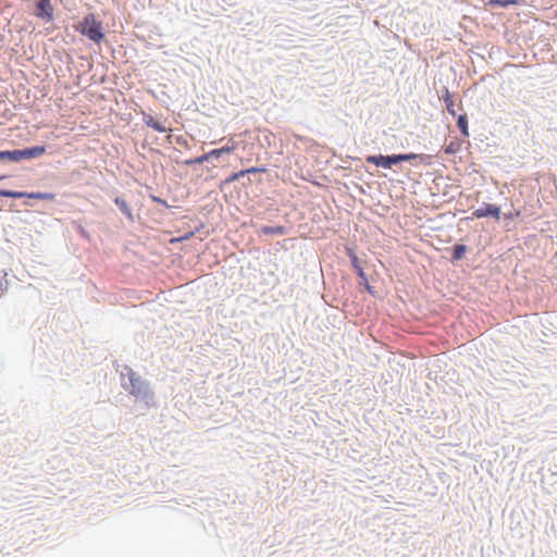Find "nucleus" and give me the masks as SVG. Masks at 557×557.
Wrapping results in <instances>:
<instances>
[{
  "instance_id": "obj_10",
  "label": "nucleus",
  "mask_w": 557,
  "mask_h": 557,
  "mask_svg": "<svg viewBox=\"0 0 557 557\" xmlns=\"http://www.w3.org/2000/svg\"><path fill=\"white\" fill-rule=\"evenodd\" d=\"M22 194H24V197L23 198H33V199H40V200H53L54 199V194H51V193H26V191H21Z\"/></svg>"
},
{
  "instance_id": "obj_4",
  "label": "nucleus",
  "mask_w": 557,
  "mask_h": 557,
  "mask_svg": "<svg viewBox=\"0 0 557 557\" xmlns=\"http://www.w3.org/2000/svg\"><path fill=\"white\" fill-rule=\"evenodd\" d=\"M36 16L50 22L53 18V7L50 0H38L36 5Z\"/></svg>"
},
{
  "instance_id": "obj_11",
  "label": "nucleus",
  "mask_w": 557,
  "mask_h": 557,
  "mask_svg": "<svg viewBox=\"0 0 557 557\" xmlns=\"http://www.w3.org/2000/svg\"><path fill=\"white\" fill-rule=\"evenodd\" d=\"M443 98H444V102L446 104V109H447L448 113L451 115H456L455 102H454L453 96L448 89L445 90Z\"/></svg>"
},
{
  "instance_id": "obj_14",
  "label": "nucleus",
  "mask_w": 557,
  "mask_h": 557,
  "mask_svg": "<svg viewBox=\"0 0 557 557\" xmlns=\"http://www.w3.org/2000/svg\"><path fill=\"white\" fill-rule=\"evenodd\" d=\"M115 203L119 206V208L121 209V211L126 214L127 216L132 218V210L128 206V203L122 199V198H115Z\"/></svg>"
},
{
  "instance_id": "obj_21",
  "label": "nucleus",
  "mask_w": 557,
  "mask_h": 557,
  "mask_svg": "<svg viewBox=\"0 0 557 557\" xmlns=\"http://www.w3.org/2000/svg\"><path fill=\"white\" fill-rule=\"evenodd\" d=\"M208 154L210 158H220L223 154V152H222L221 148H216V149L210 150L208 152Z\"/></svg>"
},
{
  "instance_id": "obj_19",
  "label": "nucleus",
  "mask_w": 557,
  "mask_h": 557,
  "mask_svg": "<svg viewBox=\"0 0 557 557\" xmlns=\"http://www.w3.org/2000/svg\"><path fill=\"white\" fill-rule=\"evenodd\" d=\"M245 174L244 170L239 171V172H236V173H233L230 177H227L225 180V183L226 184H230V183H233V182H236L238 181L240 177H243Z\"/></svg>"
},
{
  "instance_id": "obj_7",
  "label": "nucleus",
  "mask_w": 557,
  "mask_h": 557,
  "mask_svg": "<svg viewBox=\"0 0 557 557\" xmlns=\"http://www.w3.org/2000/svg\"><path fill=\"white\" fill-rule=\"evenodd\" d=\"M417 157L418 156L416 153L393 154V156H387V161H388V164L391 168L393 164H397L401 161H409V160L416 159Z\"/></svg>"
},
{
  "instance_id": "obj_17",
  "label": "nucleus",
  "mask_w": 557,
  "mask_h": 557,
  "mask_svg": "<svg viewBox=\"0 0 557 557\" xmlns=\"http://www.w3.org/2000/svg\"><path fill=\"white\" fill-rule=\"evenodd\" d=\"M0 197L23 198L24 194L21 191L0 189Z\"/></svg>"
},
{
  "instance_id": "obj_20",
  "label": "nucleus",
  "mask_w": 557,
  "mask_h": 557,
  "mask_svg": "<svg viewBox=\"0 0 557 557\" xmlns=\"http://www.w3.org/2000/svg\"><path fill=\"white\" fill-rule=\"evenodd\" d=\"M236 148H237V143L232 140L231 145L221 147V150L223 153H232L236 150Z\"/></svg>"
},
{
  "instance_id": "obj_3",
  "label": "nucleus",
  "mask_w": 557,
  "mask_h": 557,
  "mask_svg": "<svg viewBox=\"0 0 557 557\" xmlns=\"http://www.w3.org/2000/svg\"><path fill=\"white\" fill-rule=\"evenodd\" d=\"M473 216L476 219L493 216L496 220L500 218V208L496 205L485 203L473 211Z\"/></svg>"
},
{
  "instance_id": "obj_22",
  "label": "nucleus",
  "mask_w": 557,
  "mask_h": 557,
  "mask_svg": "<svg viewBox=\"0 0 557 557\" xmlns=\"http://www.w3.org/2000/svg\"><path fill=\"white\" fill-rule=\"evenodd\" d=\"M245 174H249V173H258V172H267V169L265 168H256V166H252V168H249V169H246L244 170Z\"/></svg>"
},
{
  "instance_id": "obj_18",
  "label": "nucleus",
  "mask_w": 557,
  "mask_h": 557,
  "mask_svg": "<svg viewBox=\"0 0 557 557\" xmlns=\"http://www.w3.org/2000/svg\"><path fill=\"white\" fill-rule=\"evenodd\" d=\"M209 159H210V157H209V154L207 152V153H205V154H202L200 157H197L195 159L186 160L185 164H187V165H190V164H194V163L201 164V163L207 162Z\"/></svg>"
},
{
  "instance_id": "obj_1",
  "label": "nucleus",
  "mask_w": 557,
  "mask_h": 557,
  "mask_svg": "<svg viewBox=\"0 0 557 557\" xmlns=\"http://www.w3.org/2000/svg\"><path fill=\"white\" fill-rule=\"evenodd\" d=\"M76 29L95 42H100L104 37L101 22L96 21L94 14L86 15Z\"/></svg>"
},
{
  "instance_id": "obj_15",
  "label": "nucleus",
  "mask_w": 557,
  "mask_h": 557,
  "mask_svg": "<svg viewBox=\"0 0 557 557\" xmlns=\"http://www.w3.org/2000/svg\"><path fill=\"white\" fill-rule=\"evenodd\" d=\"M515 0H488L487 4L492 8L494 7H503L506 8L510 4H515Z\"/></svg>"
},
{
  "instance_id": "obj_12",
  "label": "nucleus",
  "mask_w": 557,
  "mask_h": 557,
  "mask_svg": "<svg viewBox=\"0 0 557 557\" xmlns=\"http://www.w3.org/2000/svg\"><path fill=\"white\" fill-rule=\"evenodd\" d=\"M262 234L269 235V234H276V235H283L285 234V227L284 226H263L261 228Z\"/></svg>"
},
{
  "instance_id": "obj_5",
  "label": "nucleus",
  "mask_w": 557,
  "mask_h": 557,
  "mask_svg": "<svg viewBox=\"0 0 557 557\" xmlns=\"http://www.w3.org/2000/svg\"><path fill=\"white\" fill-rule=\"evenodd\" d=\"M46 149L44 146H35L22 150L23 159H34L42 156Z\"/></svg>"
},
{
  "instance_id": "obj_23",
  "label": "nucleus",
  "mask_w": 557,
  "mask_h": 557,
  "mask_svg": "<svg viewBox=\"0 0 557 557\" xmlns=\"http://www.w3.org/2000/svg\"><path fill=\"white\" fill-rule=\"evenodd\" d=\"M190 236H193V233H190V234H189L188 236H186V237L172 238V239H171V243H174V242H181V240H183L184 238H188V237H190Z\"/></svg>"
},
{
  "instance_id": "obj_16",
  "label": "nucleus",
  "mask_w": 557,
  "mask_h": 557,
  "mask_svg": "<svg viewBox=\"0 0 557 557\" xmlns=\"http://www.w3.org/2000/svg\"><path fill=\"white\" fill-rule=\"evenodd\" d=\"M466 253V246L465 245H455L454 251H453V258L454 260H460Z\"/></svg>"
},
{
  "instance_id": "obj_13",
  "label": "nucleus",
  "mask_w": 557,
  "mask_h": 557,
  "mask_svg": "<svg viewBox=\"0 0 557 557\" xmlns=\"http://www.w3.org/2000/svg\"><path fill=\"white\" fill-rule=\"evenodd\" d=\"M457 125L463 136H469L468 132V120L466 114H461L458 117Z\"/></svg>"
},
{
  "instance_id": "obj_2",
  "label": "nucleus",
  "mask_w": 557,
  "mask_h": 557,
  "mask_svg": "<svg viewBox=\"0 0 557 557\" xmlns=\"http://www.w3.org/2000/svg\"><path fill=\"white\" fill-rule=\"evenodd\" d=\"M127 375L129 380V386H125V388L135 396L144 394L146 389V383L139 376H137L132 369H127Z\"/></svg>"
},
{
  "instance_id": "obj_6",
  "label": "nucleus",
  "mask_w": 557,
  "mask_h": 557,
  "mask_svg": "<svg viewBox=\"0 0 557 557\" xmlns=\"http://www.w3.org/2000/svg\"><path fill=\"white\" fill-rule=\"evenodd\" d=\"M144 122L148 127L153 128L156 132L165 133L168 128L160 122L156 121L151 115H144Z\"/></svg>"
},
{
  "instance_id": "obj_8",
  "label": "nucleus",
  "mask_w": 557,
  "mask_h": 557,
  "mask_svg": "<svg viewBox=\"0 0 557 557\" xmlns=\"http://www.w3.org/2000/svg\"><path fill=\"white\" fill-rule=\"evenodd\" d=\"M367 162L375 164L376 166L385 168V169L389 168V164H388V161H387V156H382V154H380V156H369V157H367Z\"/></svg>"
},
{
  "instance_id": "obj_9",
  "label": "nucleus",
  "mask_w": 557,
  "mask_h": 557,
  "mask_svg": "<svg viewBox=\"0 0 557 557\" xmlns=\"http://www.w3.org/2000/svg\"><path fill=\"white\" fill-rule=\"evenodd\" d=\"M20 161L23 159L22 150L0 151V160Z\"/></svg>"
}]
</instances>
